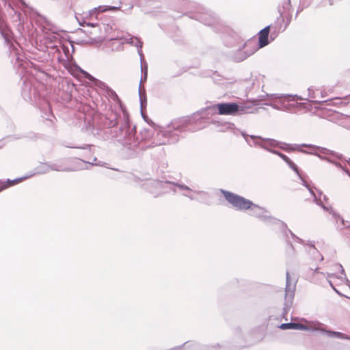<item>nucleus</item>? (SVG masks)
Returning <instances> with one entry per match:
<instances>
[{"mask_svg":"<svg viewBox=\"0 0 350 350\" xmlns=\"http://www.w3.org/2000/svg\"><path fill=\"white\" fill-rule=\"evenodd\" d=\"M29 176H24V177H21V178H16L14 180H8L7 181H4L5 182V184L7 185V188L8 187H10L12 186H14L15 185H17L21 182H23V180H26L27 178H28Z\"/></svg>","mask_w":350,"mask_h":350,"instance_id":"obj_5","label":"nucleus"},{"mask_svg":"<svg viewBox=\"0 0 350 350\" xmlns=\"http://www.w3.org/2000/svg\"><path fill=\"white\" fill-rule=\"evenodd\" d=\"M332 335L340 338L350 340V337L341 332H332Z\"/></svg>","mask_w":350,"mask_h":350,"instance_id":"obj_7","label":"nucleus"},{"mask_svg":"<svg viewBox=\"0 0 350 350\" xmlns=\"http://www.w3.org/2000/svg\"><path fill=\"white\" fill-rule=\"evenodd\" d=\"M120 8V7H109L108 8L105 9V10H117Z\"/></svg>","mask_w":350,"mask_h":350,"instance_id":"obj_11","label":"nucleus"},{"mask_svg":"<svg viewBox=\"0 0 350 350\" xmlns=\"http://www.w3.org/2000/svg\"><path fill=\"white\" fill-rule=\"evenodd\" d=\"M286 278H287V280H288V273H287V274H286Z\"/></svg>","mask_w":350,"mask_h":350,"instance_id":"obj_15","label":"nucleus"},{"mask_svg":"<svg viewBox=\"0 0 350 350\" xmlns=\"http://www.w3.org/2000/svg\"><path fill=\"white\" fill-rule=\"evenodd\" d=\"M222 193L225 199L238 210L250 209L252 215L256 216L264 212L263 208L241 196L227 191H222Z\"/></svg>","mask_w":350,"mask_h":350,"instance_id":"obj_1","label":"nucleus"},{"mask_svg":"<svg viewBox=\"0 0 350 350\" xmlns=\"http://www.w3.org/2000/svg\"><path fill=\"white\" fill-rule=\"evenodd\" d=\"M5 189H7V185L5 182L0 180V192Z\"/></svg>","mask_w":350,"mask_h":350,"instance_id":"obj_10","label":"nucleus"},{"mask_svg":"<svg viewBox=\"0 0 350 350\" xmlns=\"http://www.w3.org/2000/svg\"><path fill=\"white\" fill-rule=\"evenodd\" d=\"M288 165L291 167L294 171L296 172H298V169L297 165L291 160L290 162L288 163Z\"/></svg>","mask_w":350,"mask_h":350,"instance_id":"obj_9","label":"nucleus"},{"mask_svg":"<svg viewBox=\"0 0 350 350\" xmlns=\"http://www.w3.org/2000/svg\"><path fill=\"white\" fill-rule=\"evenodd\" d=\"M335 100H338V103H336L335 105L340 106H346L350 103V99H349L347 97L344 98V100H342L340 98H336Z\"/></svg>","mask_w":350,"mask_h":350,"instance_id":"obj_6","label":"nucleus"},{"mask_svg":"<svg viewBox=\"0 0 350 350\" xmlns=\"http://www.w3.org/2000/svg\"><path fill=\"white\" fill-rule=\"evenodd\" d=\"M252 44V42H248L246 43V45H248V44Z\"/></svg>","mask_w":350,"mask_h":350,"instance_id":"obj_14","label":"nucleus"},{"mask_svg":"<svg viewBox=\"0 0 350 350\" xmlns=\"http://www.w3.org/2000/svg\"><path fill=\"white\" fill-rule=\"evenodd\" d=\"M133 8V5L131 4L129 8Z\"/></svg>","mask_w":350,"mask_h":350,"instance_id":"obj_17","label":"nucleus"},{"mask_svg":"<svg viewBox=\"0 0 350 350\" xmlns=\"http://www.w3.org/2000/svg\"><path fill=\"white\" fill-rule=\"evenodd\" d=\"M270 31V26H267L258 33V46L262 48L269 44L268 38Z\"/></svg>","mask_w":350,"mask_h":350,"instance_id":"obj_3","label":"nucleus"},{"mask_svg":"<svg viewBox=\"0 0 350 350\" xmlns=\"http://www.w3.org/2000/svg\"><path fill=\"white\" fill-rule=\"evenodd\" d=\"M218 109L219 115L234 116L239 111H243V109H240L239 106L235 103H219L213 107Z\"/></svg>","mask_w":350,"mask_h":350,"instance_id":"obj_2","label":"nucleus"},{"mask_svg":"<svg viewBox=\"0 0 350 350\" xmlns=\"http://www.w3.org/2000/svg\"><path fill=\"white\" fill-rule=\"evenodd\" d=\"M280 328L282 329H301L304 328V325L302 324L296 323H282Z\"/></svg>","mask_w":350,"mask_h":350,"instance_id":"obj_4","label":"nucleus"},{"mask_svg":"<svg viewBox=\"0 0 350 350\" xmlns=\"http://www.w3.org/2000/svg\"><path fill=\"white\" fill-rule=\"evenodd\" d=\"M86 75H88V77H87V79H90V75H89L88 74Z\"/></svg>","mask_w":350,"mask_h":350,"instance_id":"obj_16","label":"nucleus"},{"mask_svg":"<svg viewBox=\"0 0 350 350\" xmlns=\"http://www.w3.org/2000/svg\"><path fill=\"white\" fill-rule=\"evenodd\" d=\"M275 153L278 154L287 164L290 162L291 159L286 155L278 152H275Z\"/></svg>","mask_w":350,"mask_h":350,"instance_id":"obj_8","label":"nucleus"},{"mask_svg":"<svg viewBox=\"0 0 350 350\" xmlns=\"http://www.w3.org/2000/svg\"><path fill=\"white\" fill-rule=\"evenodd\" d=\"M305 191L308 192V193H311V194H313L312 191H310V189H305Z\"/></svg>","mask_w":350,"mask_h":350,"instance_id":"obj_12","label":"nucleus"},{"mask_svg":"<svg viewBox=\"0 0 350 350\" xmlns=\"http://www.w3.org/2000/svg\"><path fill=\"white\" fill-rule=\"evenodd\" d=\"M286 3H287V5H288L289 7H291V1H290V0H286Z\"/></svg>","mask_w":350,"mask_h":350,"instance_id":"obj_13","label":"nucleus"}]
</instances>
